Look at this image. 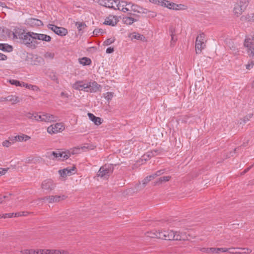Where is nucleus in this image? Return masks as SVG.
<instances>
[{
	"label": "nucleus",
	"instance_id": "2eb2a0df",
	"mask_svg": "<svg viewBox=\"0 0 254 254\" xmlns=\"http://www.w3.org/2000/svg\"><path fill=\"white\" fill-rule=\"evenodd\" d=\"M117 23L116 16L110 15L105 19L104 24L110 26H115Z\"/></svg>",
	"mask_w": 254,
	"mask_h": 254
},
{
	"label": "nucleus",
	"instance_id": "bb28decb",
	"mask_svg": "<svg viewBox=\"0 0 254 254\" xmlns=\"http://www.w3.org/2000/svg\"><path fill=\"white\" fill-rule=\"evenodd\" d=\"M70 156V152H58V160H66Z\"/></svg>",
	"mask_w": 254,
	"mask_h": 254
},
{
	"label": "nucleus",
	"instance_id": "2f4dec72",
	"mask_svg": "<svg viewBox=\"0 0 254 254\" xmlns=\"http://www.w3.org/2000/svg\"><path fill=\"white\" fill-rule=\"evenodd\" d=\"M171 178V176H164L160 177L154 183V185H160L164 182H168L170 180Z\"/></svg>",
	"mask_w": 254,
	"mask_h": 254
},
{
	"label": "nucleus",
	"instance_id": "9d476101",
	"mask_svg": "<svg viewBox=\"0 0 254 254\" xmlns=\"http://www.w3.org/2000/svg\"><path fill=\"white\" fill-rule=\"evenodd\" d=\"M162 6L173 10H180L185 9V8H184L185 6L184 5L177 4L174 2H170V1L167 0H164L163 5Z\"/></svg>",
	"mask_w": 254,
	"mask_h": 254
},
{
	"label": "nucleus",
	"instance_id": "72a5a7b5",
	"mask_svg": "<svg viewBox=\"0 0 254 254\" xmlns=\"http://www.w3.org/2000/svg\"><path fill=\"white\" fill-rule=\"evenodd\" d=\"M0 50L9 52L12 51V47L6 44L0 43Z\"/></svg>",
	"mask_w": 254,
	"mask_h": 254
},
{
	"label": "nucleus",
	"instance_id": "09e8293b",
	"mask_svg": "<svg viewBox=\"0 0 254 254\" xmlns=\"http://www.w3.org/2000/svg\"><path fill=\"white\" fill-rule=\"evenodd\" d=\"M9 83L12 85H15L16 86H22V83H20L19 81L16 80H9Z\"/></svg>",
	"mask_w": 254,
	"mask_h": 254
},
{
	"label": "nucleus",
	"instance_id": "7ed1b4c3",
	"mask_svg": "<svg viewBox=\"0 0 254 254\" xmlns=\"http://www.w3.org/2000/svg\"><path fill=\"white\" fill-rule=\"evenodd\" d=\"M244 46L247 48V53L252 60L254 59V34L247 37L244 42Z\"/></svg>",
	"mask_w": 254,
	"mask_h": 254
},
{
	"label": "nucleus",
	"instance_id": "e2e57ef3",
	"mask_svg": "<svg viewBox=\"0 0 254 254\" xmlns=\"http://www.w3.org/2000/svg\"><path fill=\"white\" fill-rule=\"evenodd\" d=\"M76 26L79 30H81V28L83 26H84V24L80 22H77L76 23Z\"/></svg>",
	"mask_w": 254,
	"mask_h": 254
},
{
	"label": "nucleus",
	"instance_id": "c03bdc74",
	"mask_svg": "<svg viewBox=\"0 0 254 254\" xmlns=\"http://www.w3.org/2000/svg\"><path fill=\"white\" fill-rule=\"evenodd\" d=\"M240 19L243 22H250V14H248L247 15H243L241 17Z\"/></svg>",
	"mask_w": 254,
	"mask_h": 254
},
{
	"label": "nucleus",
	"instance_id": "603ef678",
	"mask_svg": "<svg viewBox=\"0 0 254 254\" xmlns=\"http://www.w3.org/2000/svg\"><path fill=\"white\" fill-rule=\"evenodd\" d=\"M254 63L253 60H251L248 64L246 65V68L247 69H251L254 66Z\"/></svg>",
	"mask_w": 254,
	"mask_h": 254
},
{
	"label": "nucleus",
	"instance_id": "8fccbe9b",
	"mask_svg": "<svg viewBox=\"0 0 254 254\" xmlns=\"http://www.w3.org/2000/svg\"><path fill=\"white\" fill-rule=\"evenodd\" d=\"M13 216L14 217V213H5L3 214L2 216L1 215V217L3 218H11Z\"/></svg>",
	"mask_w": 254,
	"mask_h": 254
},
{
	"label": "nucleus",
	"instance_id": "bf43d9fd",
	"mask_svg": "<svg viewBox=\"0 0 254 254\" xmlns=\"http://www.w3.org/2000/svg\"><path fill=\"white\" fill-rule=\"evenodd\" d=\"M93 33L94 35H97L99 33H103V31L102 29H95Z\"/></svg>",
	"mask_w": 254,
	"mask_h": 254
},
{
	"label": "nucleus",
	"instance_id": "a878e982",
	"mask_svg": "<svg viewBox=\"0 0 254 254\" xmlns=\"http://www.w3.org/2000/svg\"><path fill=\"white\" fill-rule=\"evenodd\" d=\"M55 30V33L61 36H65L68 33L66 29L62 27H58L57 26Z\"/></svg>",
	"mask_w": 254,
	"mask_h": 254
},
{
	"label": "nucleus",
	"instance_id": "412c9836",
	"mask_svg": "<svg viewBox=\"0 0 254 254\" xmlns=\"http://www.w3.org/2000/svg\"><path fill=\"white\" fill-rule=\"evenodd\" d=\"M73 88L78 90H84L86 91L88 84H82V82L78 81L73 84Z\"/></svg>",
	"mask_w": 254,
	"mask_h": 254
},
{
	"label": "nucleus",
	"instance_id": "864d4df0",
	"mask_svg": "<svg viewBox=\"0 0 254 254\" xmlns=\"http://www.w3.org/2000/svg\"><path fill=\"white\" fill-rule=\"evenodd\" d=\"M199 250L201 252H203V253H210V251L211 250V248H200Z\"/></svg>",
	"mask_w": 254,
	"mask_h": 254
},
{
	"label": "nucleus",
	"instance_id": "cd10ccee",
	"mask_svg": "<svg viewBox=\"0 0 254 254\" xmlns=\"http://www.w3.org/2000/svg\"><path fill=\"white\" fill-rule=\"evenodd\" d=\"M88 116L90 120H91L96 125H100L101 122V119L99 117L95 116L92 113H88Z\"/></svg>",
	"mask_w": 254,
	"mask_h": 254
},
{
	"label": "nucleus",
	"instance_id": "dca6fc26",
	"mask_svg": "<svg viewBox=\"0 0 254 254\" xmlns=\"http://www.w3.org/2000/svg\"><path fill=\"white\" fill-rule=\"evenodd\" d=\"M25 34V33H24L21 29H15L14 31L12 33V38L13 39H19L21 41Z\"/></svg>",
	"mask_w": 254,
	"mask_h": 254
},
{
	"label": "nucleus",
	"instance_id": "4d7b16f0",
	"mask_svg": "<svg viewBox=\"0 0 254 254\" xmlns=\"http://www.w3.org/2000/svg\"><path fill=\"white\" fill-rule=\"evenodd\" d=\"M148 13H149L148 14V17H149L153 18V17H155L157 15V14H156V12H155L154 11H150L149 10H148Z\"/></svg>",
	"mask_w": 254,
	"mask_h": 254
},
{
	"label": "nucleus",
	"instance_id": "0e129e2a",
	"mask_svg": "<svg viewBox=\"0 0 254 254\" xmlns=\"http://www.w3.org/2000/svg\"><path fill=\"white\" fill-rule=\"evenodd\" d=\"M7 59V56L5 55L0 53V60L5 61Z\"/></svg>",
	"mask_w": 254,
	"mask_h": 254
},
{
	"label": "nucleus",
	"instance_id": "a19ab883",
	"mask_svg": "<svg viewBox=\"0 0 254 254\" xmlns=\"http://www.w3.org/2000/svg\"><path fill=\"white\" fill-rule=\"evenodd\" d=\"M114 95V92H107L106 94H105L104 97L106 100H107L108 102H109L112 98L113 97Z\"/></svg>",
	"mask_w": 254,
	"mask_h": 254
},
{
	"label": "nucleus",
	"instance_id": "20e7f679",
	"mask_svg": "<svg viewBox=\"0 0 254 254\" xmlns=\"http://www.w3.org/2000/svg\"><path fill=\"white\" fill-rule=\"evenodd\" d=\"M113 171L112 164H105L100 167L97 173V176L102 178H108Z\"/></svg>",
	"mask_w": 254,
	"mask_h": 254
},
{
	"label": "nucleus",
	"instance_id": "338daca9",
	"mask_svg": "<svg viewBox=\"0 0 254 254\" xmlns=\"http://www.w3.org/2000/svg\"><path fill=\"white\" fill-rule=\"evenodd\" d=\"M146 155H147V157H148V158H150L153 157V154H152V153L151 152V151L148 152L146 154Z\"/></svg>",
	"mask_w": 254,
	"mask_h": 254
},
{
	"label": "nucleus",
	"instance_id": "5701e85b",
	"mask_svg": "<svg viewBox=\"0 0 254 254\" xmlns=\"http://www.w3.org/2000/svg\"><path fill=\"white\" fill-rule=\"evenodd\" d=\"M180 120L182 123L191 124L194 122L195 118L194 116L190 115H185L181 117Z\"/></svg>",
	"mask_w": 254,
	"mask_h": 254
},
{
	"label": "nucleus",
	"instance_id": "ea45409f",
	"mask_svg": "<svg viewBox=\"0 0 254 254\" xmlns=\"http://www.w3.org/2000/svg\"><path fill=\"white\" fill-rule=\"evenodd\" d=\"M44 112L36 114V120L38 122H44Z\"/></svg>",
	"mask_w": 254,
	"mask_h": 254
},
{
	"label": "nucleus",
	"instance_id": "f03ea898",
	"mask_svg": "<svg viewBox=\"0 0 254 254\" xmlns=\"http://www.w3.org/2000/svg\"><path fill=\"white\" fill-rule=\"evenodd\" d=\"M33 34L36 33L30 32L25 33L21 42L29 48H36L39 43L36 40V36Z\"/></svg>",
	"mask_w": 254,
	"mask_h": 254
},
{
	"label": "nucleus",
	"instance_id": "aec40b11",
	"mask_svg": "<svg viewBox=\"0 0 254 254\" xmlns=\"http://www.w3.org/2000/svg\"><path fill=\"white\" fill-rule=\"evenodd\" d=\"M43 249H39L36 250L33 249H29L21 250L20 253L22 254H43Z\"/></svg>",
	"mask_w": 254,
	"mask_h": 254
},
{
	"label": "nucleus",
	"instance_id": "13d9d810",
	"mask_svg": "<svg viewBox=\"0 0 254 254\" xmlns=\"http://www.w3.org/2000/svg\"><path fill=\"white\" fill-rule=\"evenodd\" d=\"M56 27H57V26H56V25H55L54 24H49L48 25V28L51 29V30H52L54 32H55V31H56L55 29L56 28Z\"/></svg>",
	"mask_w": 254,
	"mask_h": 254
},
{
	"label": "nucleus",
	"instance_id": "7c9ffc66",
	"mask_svg": "<svg viewBox=\"0 0 254 254\" xmlns=\"http://www.w3.org/2000/svg\"><path fill=\"white\" fill-rule=\"evenodd\" d=\"M6 101L11 102L12 104H15L20 102L19 98L14 95H9L5 97Z\"/></svg>",
	"mask_w": 254,
	"mask_h": 254
},
{
	"label": "nucleus",
	"instance_id": "4c0bfd02",
	"mask_svg": "<svg viewBox=\"0 0 254 254\" xmlns=\"http://www.w3.org/2000/svg\"><path fill=\"white\" fill-rule=\"evenodd\" d=\"M154 178L152 175L148 176L146 177L142 181V184L143 186H145V185L148 184L151 180H153Z\"/></svg>",
	"mask_w": 254,
	"mask_h": 254
},
{
	"label": "nucleus",
	"instance_id": "f8f14e48",
	"mask_svg": "<svg viewBox=\"0 0 254 254\" xmlns=\"http://www.w3.org/2000/svg\"><path fill=\"white\" fill-rule=\"evenodd\" d=\"M131 10L134 12L138 13H148V10L146 8H143L137 4L133 3L131 2Z\"/></svg>",
	"mask_w": 254,
	"mask_h": 254
},
{
	"label": "nucleus",
	"instance_id": "473e14b6",
	"mask_svg": "<svg viewBox=\"0 0 254 254\" xmlns=\"http://www.w3.org/2000/svg\"><path fill=\"white\" fill-rule=\"evenodd\" d=\"M136 21V19L129 16L124 17L123 18V22L127 25H131Z\"/></svg>",
	"mask_w": 254,
	"mask_h": 254
},
{
	"label": "nucleus",
	"instance_id": "6e6d98bb",
	"mask_svg": "<svg viewBox=\"0 0 254 254\" xmlns=\"http://www.w3.org/2000/svg\"><path fill=\"white\" fill-rule=\"evenodd\" d=\"M220 253V248H211L210 253L219 254Z\"/></svg>",
	"mask_w": 254,
	"mask_h": 254
},
{
	"label": "nucleus",
	"instance_id": "0eeeda50",
	"mask_svg": "<svg viewBox=\"0 0 254 254\" xmlns=\"http://www.w3.org/2000/svg\"><path fill=\"white\" fill-rule=\"evenodd\" d=\"M67 197V196L61 194L45 196L42 199L47 200L49 203H57L65 200Z\"/></svg>",
	"mask_w": 254,
	"mask_h": 254
},
{
	"label": "nucleus",
	"instance_id": "423d86ee",
	"mask_svg": "<svg viewBox=\"0 0 254 254\" xmlns=\"http://www.w3.org/2000/svg\"><path fill=\"white\" fill-rule=\"evenodd\" d=\"M205 41L206 40L204 34L203 33L199 34L196 37L195 41V52L196 54H200L202 50L205 48Z\"/></svg>",
	"mask_w": 254,
	"mask_h": 254
},
{
	"label": "nucleus",
	"instance_id": "49530a36",
	"mask_svg": "<svg viewBox=\"0 0 254 254\" xmlns=\"http://www.w3.org/2000/svg\"><path fill=\"white\" fill-rule=\"evenodd\" d=\"M149 1L152 3L162 6L163 5L164 0H149Z\"/></svg>",
	"mask_w": 254,
	"mask_h": 254
},
{
	"label": "nucleus",
	"instance_id": "9b49d317",
	"mask_svg": "<svg viewBox=\"0 0 254 254\" xmlns=\"http://www.w3.org/2000/svg\"><path fill=\"white\" fill-rule=\"evenodd\" d=\"M75 167L73 166L71 167H67L63 170H60L59 171V173L60 174L61 176L64 178L67 176H71L72 174L75 173Z\"/></svg>",
	"mask_w": 254,
	"mask_h": 254
},
{
	"label": "nucleus",
	"instance_id": "3c124183",
	"mask_svg": "<svg viewBox=\"0 0 254 254\" xmlns=\"http://www.w3.org/2000/svg\"><path fill=\"white\" fill-rule=\"evenodd\" d=\"M114 41L115 39L112 38H109L105 40L104 42V45L108 46L114 43Z\"/></svg>",
	"mask_w": 254,
	"mask_h": 254
},
{
	"label": "nucleus",
	"instance_id": "393cba45",
	"mask_svg": "<svg viewBox=\"0 0 254 254\" xmlns=\"http://www.w3.org/2000/svg\"><path fill=\"white\" fill-rule=\"evenodd\" d=\"M129 37L130 38L131 40L136 39L142 41H145L146 39L145 37L143 35H141L138 33L133 32L130 34L129 36Z\"/></svg>",
	"mask_w": 254,
	"mask_h": 254
},
{
	"label": "nucleus",
	"instance_id": "4468645a",
	"mask_svg": "<svg viewBox=\"0 0 254 254\" xmlns=\"http://www.w3.org/2000/svg\"><path fill=\"white\" fill-rule=\"evenodd\" d=\"M30 138V137L29 136L22 133L20 135L12 137L10 140L12 141V143H14L15 141H26Z\"/></svg>",
	"mask_w": 254,
	"mask_h": 254
},
{
	"label": "nucleus",
	"instance_id": "c85d7f7f",
	"mask_svg": "<svg viewBox=\"0 0 254 254\" xmlns=\"http://www.w3.org/2000/svg\"><path fill=\"white\" fill-rule=\"evenodd\" d=\"M131 2H127L124 0H118V2L116 3L117 9L121 10L122 8H125L127 5H130Z\"/></svg>",
	"mask_w": 254,
	"mask_h": 254
},
{
	"label": "nucleus",
	"instance_id": "6e6552de",
	"mask_svg": "<svg viewBox=\"0 0 254 254\" xmlns=\"http://www.w3.org/2000/svg\"><path fill=\"white\" fill-rule=\"evenodd\" d=\"M64 129V127L62 123L52 125L47 128V132L50 134L57 133Z\"/></svg>",
	"mask_w": 254,
	"mask_h": 254
},
{
	"label": "nucleus",
	"instance_id": "ddd939ff",
	"mask_svg": "<svg viewBox=\"0 0 254 254\" xmlns=\"http://www.w3.org/2000/svg\"><path fill=\"white\" fill-rule=\"evenodd\" d=\"M101 86L96 82L93 81L88 84L86 92H96L99 90Z\"/></svg>",
	"mask_w": 254,
	"mask_h": 254
},
{
	"label": "nucleus",
	"instance_id": "052dcab7",
	"mask_svg": "<svg viewBox=\"0 0 254 254\" xmlns=\"http://www.w3.org/2000/svg\"><path fill=\"white\" fill-rule=\"evenodd\" d=\"M235 248H231V249H227L226 248H220V252L225 253V252H228L229 250H235Z\"/></svg>",
	"mask_w": 254,
	"mask_h": 254
},
{
	"label": "nucleus",
	"instance_id": "37998d69",
	"mask_svg": "<svg viewBox=\"0 0 254 254\" xmlns=\"http://www.w3.org/2000/svg\"><path fill=\"white\" fill-rule=\"evenodd\" d=\"M29 214V213L27 211H23L20 212H16L14 213V217H19L21 216H27Z\"/></svg>",
	"mask_w": 254,
	"mask_h": 254
},
{
	"label": "nucleus",
	"instance_id": "69168bd1",
	"mask_svg": "<svg viewBox=\"0 0 254 254\" xmlns=\"http://www.w3.org/2000/svg\"><path fill=\"white\" fill-rule=\"evenodd\" d=\"M114 50L113 48L109 47L106 49V53L108 54H111L114 52Z\"/></svg>",
	"mask_w": 254,
	"mask_h": 254
},
{
	"label": "nucleus",
	"instance_id": "e433bc0d",
	"mask_svg": "<svg viewBox=\"0 0 254 254\" xmlns=\"http://www.w3.org/2000/svg\"><path fill=\"white\" fill-rule=\"evenodd\" d=\"M253 116V114H249L246 116H245L243 119L241 120V122H240V124L244 125L246 124L251 119Z\"/></svg>",
	"mask_w": 254,
	"mask_h": 254
},
{
	"label": "nucleus",
	"instance_id": "4be33fe9",
	"mask_svg": "<svg viewBox=\"0 0 254 254\" xmlns=\"http://www.w3.org/2000/svg\"><path fill=\"white\" fill-rule=\"evenodd\" d=\"M43 254H67V252L59 250L43 249Z\"/></svg>",
	"mask_w": 254,
	"mask_h": 254
},
{
	"label": "nucleus",
	"instance_id": "de8ad7c7",
	"mask_svg": "<svg viewBox=\"0 0 254 254\" xmlns=\"http://www.w3.org/2000/svg\"><path fill=\"white\" fill-rule=\"evenodd\" d=\"M11 139V138H10L9 140H4L2 142V145L5 147H9V146H10L13 143L12 141L10 140Z\"/></svg>",
	"mask_w": 254,
	"mask_h": 254
},
{
	"label": "nucleus",
	"instance_id": "f704fd0d",
	"mask_svg": "<svg viewBox=\"0 0 254 254\" xmlns=\"http://www.w3.org/2000/svg\"><path fill=\"white\" fill-rule=\"evenodd\" d=\"M79 62L83 65H89L91 63V61L89 58L84 57L79 59Z\"/></svg>",
	"mask_w": 254,
	"mask_h": 254
},
{
	"label": "nucleus",
	"instance_id": "774afa93",
	"mask_svg": "<svg viewBox=\"0 0 254 254\" xmlns=\"http://www.w3.org/2000/svg\"><path fill=\"white\" fill-rule=\"evenodd\" d=\"M250 22H254V13L250 14Z\"/></svg>",
	"mask_w": 254,
	"mask_h": 254
},
{
	"label": "nucleus",
	"instance_id": "1a4fd4ad",
	"mask_svg": "<svg viewBox=\"0 0 254 254\" xmlns=\"http://www.w3.org/2000/svg\"><path fill=\"white\" fill-rule=\"evenodd\" d=\"M56 187V184L52 180H46L44 181L41 184L42 189L50 192L54 190Z\"/></svg>",
	"mask_w": 254,
	"mask_h": 254
},
{
	"label": "nucleus",
	"instance_id": "b1692460",
	"mask_svg": "<svg viewBox=\"0 0 254 254\" xmlns=\"http://www.w3.org/2000/svg\"><path fill=\"white\" fill-rule=\"evenodd\" d=\"M33 35L36 36V40H40L46 42H50L51 40V37L46 34L36 33Z\"/></svg>",
	"mask_w": 254,
	"mask_h": 254
},
{
	"label": "nucleus",
	"instance_id": "c756f323",
	"mask_svg": "<svg viewBox=\"0 0 254 254\" xmlns=\"http://www.w3.org/2000/svg\"><path fill=\"white\" fill-rule=\"evenodd\" d=\"M146 235L148 237L159 239V230H152L150 232H147L146 233Z\"/></svg>",
	"mask_w": 254,
	"mask_h": 254
},
{
	"label": "nucleus",
	"instance_id": "a18cd8bd",
	"mask_svg": "<svg viewBox=\"0 0 254 254\" xmlns=\"http://www.w3.org/2000/svg\"><path fill=\"white\" fill-rule=\"evenodd\" d=\"M54 56H55V55H54V54L53 53L47 52L44 55V57L46 59L51 60V59H53L54 58Z\"/></svg>",
	"mask_w": 254,
	"mask_h": 254
},
{
	"label": "nucleus",
	"instance_id": "39448f33",
	"mask_svg": "<svg viewBox=\"0 0 254 254\" xmlns=\"http://www.w3.org/2000/svg\"><path fill=\"white\" fill-rule=\"evenodd\" d=\"M249 3L248 0H240L239 2L235 4L233 9L234 14L237 16L241 15L243 12L246 10Z\"/></svg>",
	"mask_w": 254,
	"mask_h": 254
},
{
	"label": "nucleus",
	"instance_id": "f257e3e1",
	"mask_svg": "<svg viewBox=\"0 0 254 254\" xmlns=\"http://www.w3.org/2000/svg\"><path fill=\"white\" fill-rule=\"evenodd\" d=\"M159 239L169 241H186L188 240V236L185 232L173 230H159Z\"/></svg>",
	"mask_w": 254,
	"mask_h": 254
},
{
	"label": "nucleus",
	"instance_id": "58836bf2",
	"mask_svg": "<svg viewBox=\"0 0 254 254\" xmlns=\"http://www.w3.org/2000/svg\"><path fill=\"white\" fill-rule=\"evenodd\" d=\"M36 114H37V113H32L30 112H28L25 114V116L26 117H27L29 119L35 121L36 120Z\"/></svg>",
	"mask_w": 254,
	"mask_h": 254
},
{
	"label": "nucleus",
	"instance_id": "5fc2aeb1",
	"mask_svg": "<svg viewBox=\"0 0 254 254\" xmlns=\"http://www.w3.org/2000/svg\"><path fill=\"white\" fill-rule=\"evenodd\" d=\"M238 249H241L243 250L244 251L241 253V254H250L252 252V250L248 248H238Z\"/></svg>",
	"mask_w": 254,
	"mask_h": 254
},
{
	"label": "nucleus",
	"instance_id": "6ab92c4d",
	"mask_svg": "<svg viewBox=\"0 0 254 254\" xmlns=\"http://www.w3.org/2000/svg\"><path fill=\"white\" fill-rule=\"evenodd\" d=\"M118 2V0H101L99 1V4L106 7H113V3H116Z\"/></svg>",
	"mask_w": 254,
	"mask_h": 254
},
{
	"label": "nucleus",
	"instance_id": "a211bd4d",
	"mask_svg": "<svg viewBox=\"0 0 254 254\" xmlns=\"http://www.w3.org/2000/svg\"><path fill=\"white\" fill-rule=\"evenodd\" d=\"M27 23L31 26H40L43 25L42 22L38 19L29 18L26 20Z\"/></svg>",
	"mask_w": 254,
	"mask_h": 254
},
{
	"label": "nucleus",
	"instance_id": "680f3d73",
	"mask_svg": "<svg viewBox=\"0 0 254 254\" xmlns=\"http://www.w3.org/2000/svg\"><path fill=\"white\" fill-rule=\"evenodd\" d=\"M8 168L1 169L0 168V176H2L6 173Z\"/></svg>",
	"mask_w": 254,
	"mask_h": 254
},
{
	"label": "nucleus",
	"instance_id": "c9c22d12",
	"mask_svg": "<svg viewBox=\"0 0 254 254\" xmlns=\"http://www.w3.org/2000/svg\"><path fill=\"white\" fill-rule=\"evenodd\" d=\"M46 157L51 160L58 159V152L56 151L48 152L46 154Z\"/></svg>",
	"mask_w": 254,
	"mask_h": 254
},
{
	"label": "nucleus",
	"instance_id": "79ce46f5",
	"mask_svg": "<svg viewBox=\"0 0 254 254\" xmlns=\"http://www.w3.org/2000/svg\"><path fill=\"white\" fill-rule=\"evenodd\" d=\"M165 171V169H161L160 170H158L156 171L154 174H152V176H153L154 178H155L156 177H158L162 175L164 173Z\"/></svg>",
	"mask_w": 254,
	"mask_h": 254
},
{
	"label": "nucleus",
	"instance_id": "f3484780",
	"mask_svg": "<svg viewBox=\"0 0 254 254\" xmlns=\"http://www.w3.org/2000/svg\"><path fill=\"white\" fill-rule=\"evenodd\" d=\"M44 122L46 123H51L56 122L58 120V117L47 113L44 112Z\"/></svg>",
	"mask_w": 254,
	"mask_h": 254
}]
</instances>
